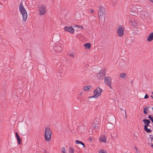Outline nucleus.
<instances>
[{
    "mask_svg": "<svg viewBox=\"0 0 153 153\" xmlns=\"http://www.w3.org/2000/svg\"><path fill=\"white\" fill-rule=\"evenodd\" d=\"M141 10H139V8L134 6H131L130 9V13L134 15V13H137V12H140Z\"/></svg>",
    "mask_w": 153,
    "mask_h": 153,
    "instance_id": "obj_9",
    "label": "nucleus"
},
{
    "mask_svg": "<svg viewBox=\"0 0 153 153\" xmlns=\"http://www.w3.org/2000/svg\"><path fill=\"white\" fill-rule=\"evenodd\" d=\"M140 7H141L140 6H139L137 7L139 8V10H141V11L142 10V9L140 8Z\"/></svg>",
    "mask_w": 153,
    "mask_h": 153,
    "instance_id": "obj_32",
    "label": "nucleus"
},
{
    "mask_svg": "<svg viewBox=\"0 0 153 153\" xmlns=\"http://www.w3.org/2000/svg\"><path fill=\"white\" fill-rule=\"evenodd\" d=\"M16 134L18 143L20 145L21 144V139L20 138L19 136L18 135L17 133L16 132Z\"/></svg>",
    "mask_w": 153,
    "mask_h": 153,
    "instance_id": "obj_15",
    "label": "nucleus"
},
{
    "mask_svg": "<svg viewBox=\"0 0 153 153\" xmlns=\"http://www.w3.org/2000/svg\"><path fill=\"white\" fill-rule=\"evenodd\" d=\"M69 152L70 153H74V150L73 148L72 147H70L69 149Z\"/></svg>",
    "mask_w": 153,
    "mask_h": 153,
    "instance_id": "obj_21",
    "label": "nucleus"
},
{
    "mask_svg": "<svg viewBox=\"0 0 153 153\" xmlns=\"http://www.w3.org/2000/svg\"><path fill=\"white\" fill-rule=\"evenodd\" d=\"M90 130V129H89V130H88V131H89V132Z\"/></svg>",
    "mask_w": 153,
    "mask_h": 153,
    "instance_id": "obj_39",
    "label": "nucleus"
},
{
    "mask_svg": "<svg viewBox=\"0 0 153 153\" xmlns=\"http://www.w3.org/2000/svg\"><path fill=\"white\" fill-rule=\"evenodd\" d=\"M150 107L149 106H146L144 108L143 111L144 114H147L148 113V110Z\"/></svg>",
    "mask_w": 153,
    "mask_h": 153,
    "instance_id": "obj_14",
    "label": "nucleus"
},
{
    "mask_svg": "<svg viewBox=\"0 0 153 153\" xmlns=\"http://www.w3.org/2000/svg\"><path fill=\"white\" fill-rule=\"evenodd\" d=\"M91 86L90 85L85 86L84 87V90L85 91H87L89 90L91 88Z\"/></svg>",
    "mask_w": 153,
    "mask_h": 153,
    "instance_id": "obj_16",
    "label": "nucleus"
},
{
    "mask_svg": "<svg viewBox=\"0 0 153 153\" xmlns=\"http://www.w3.org/2000/svg\"><path fill=\"white\" fill-rule=\"evenodd\" d=\"M149 138L150 139L152 140H153V136L152 135H149Z\"/></svg>",
    "mask_w": 153,
    "mask_h": 153,
    "instance_id": "obj_27",
    "label": "nucleus"
},
{
    "mask_svg": "<svg viewBox=\"0 0 153 153\" xmlns=\"http://www.w3.org/2000/svg\"><path fill=\"white\" fill-rule=\"evenodd\" d=\"M61 151L62 152V153H65V148L62 147L61 149Z\"/></svg>",
    "mask_w": 153,
    "mask_h": 153,
    "instance_id": "obj_24",
    "label": "nucleus"
},
{
    "mask_svg": "<svg viewBox=\"0 0 153 153\" xmlns=\"http://www.w3.org/2000/svg\"><path fill=\"white\" fill-rule=\"evenodd\" d=\"M117 34L118 36L120 37H122L124 34V27L121 25H120L118 26Z\"/></svg>",
    "mask_w": 153,
    "mask_h": 153,
    "instance_id": "obj_7",
    "label": "nucleus"
},
{
    "mask_svg": "<svg viewBox=\"0 0 153 153\" xmlns=\"http://www.w3.org/2000/svg\"><path fill=\"white\" fill-rule=\"evenodd\" d=\"M91 12H93V10H92V9L91 10Z\"/></svg>",
    "mask_w": 153,
    "mask_h": 153,
    "instance_id": "obj_35",
    "label": "nucleus"
},
{
    "mask_svg": "<svg viewBox=\"0 0 153 153\" xmlns=\"http://www.w3.org/2000/svg\"><path fill=\"white\" fill-rule=\"evenodd\" d=\"M143 121L145 124L144 130L146 131L147 132L150 133L151 132V130L150 129L147 128L148 126L149 125V124L150 123V121L147 119H144L143 120Z\"/></svg>",
    "mask_w": 153,
    "mask_h": 153,
    "instance_id": "obj_5",
    "label": "nucleus"
},
{
    "mask_svg": "<svg viewBox=\"0 0 153 153\" xmlns=\"http://www.w3.org/2000/svg\"><path fill=\"white\" fill-rule=\"evenodd\" d=\"M99 12H105L104 8L101 6H100L99 7Z\"/></svg>",
    "mask_w": 153,
    "mask_h": 153,
    "instance_id": "obj_18",
    "label": "nucleus"
},
{
    "mask_svg": "<svg viewBox=\"0 0 153 153\" xmlns=\"http://www.w3.org/2000/svg\"><path fill=\"white\" fill-rule=\"evenodd\" d=\"M75 142H76V143L77 144H80V143L81 142V141H79V140H76L75 141Z\"/></svg>",
    "mask_w": 153,
    "mask_h": 153,
    "instance_id": "obj_29",
    "label": "nucleus"
},
{
    "mask_svg": "<svg viewBox=\"0 0 153 153\" xmlns=\"http://www.w3.org/2000/svg\"><path fill=\"white\" fill-rule=\"evenodd\" d=\"M120 76L121 78H124L126 76V74L125 73H123L120 74Z\"/></svg>",
    "mask_w": 153,
    "mask_h": 153,
    "instance_id": "obj_22",
    "label": "nucleus"
},
{
    "mask_svg": "<svg viewBox=\"0 0 153 153\" xmlns=\"http://www.w3.org/2000/svg\"><path fill=\"white\" fill-rule=\"evenodd\" d=\"M94 128L95 129H97V128L99 126V124L98 123H96L94 124Z\"/></svg>",
    "mask_w": 153,
    "mask_h": 153,
    "instance_id": "obj_20",
    "label": "nucleus"
},
{
    "mask_svg": "<svg viewBox=\"0 0 153 153\" xmlns=\"http://www.w3.org/2000/svg\"><path fill=\"white\" fill-rule=\"evenodd\" d=\"M74 27H79V28H80L81 29H83V27L82 26H80V25H76V26H74Z\"/></svg>",
    "mask_w": 153,
    "mask_h": 153,
    "instance_id": "obj_26",
    "label": "nucleus"
},
{
    "mask_svg": "<svg viewBox=\"0 0 153 153\" xmlns=\"http://www.w3.org/2000/svg\"><path fill=\"white\" fill-rule=\"evenodd\" d=\"M39 10L40 15H43L45 14L46 12V9L45 6L41 5L39 7Z\"/></svg>",
    "mask_w": 153,
    "mask_h": 153,
    "instance_id": "obj_8",
    "label": "nucleus"
},
{
    "mask_svg": "<svg viewBox=\"0 0 153 153\" xmlns=\"http://www.w3.org/2000/svg\"><path fill=\"white\" fill-rule=\"evenodd\" d=\"M106 137L105 136L102 135L100 137L99 139V141L101 142L105 143L106 141Z\"/></svg>",
    "mask_w": 153,
    "mask_h": 153,
    "instance_id": "obj_12",
    "label": "nucleus"
},
{
    "mask_svg": "<svg viewBox=\"0 0 153 153\" xmlns=\"http://www.w3.org/2000/svg\"><path fill=\"white\" fill-rule=\"evenodd\" d=\"M64 29L65 31L71 33H74V29L71 27H67L65 26L64 28Z\"/></svg>",
    "mask_w": 153,
    "mask_h": 153,
    "instance_id": "obj_11",
    "label": "nucleus"
},
{
    "mask_svg": "<svg viewBox=\"0 0 153 153\" xmlns=\"http://www.w3.org/2000/svg\"><path fill=\"white\" fill-rule=\"evenodd\" d=\"M50 50L53 54L55 55H57L61 52L62 50V45H60L56 44L53 46H50Z\"/></svg>",
    "mask_w": 153,
    "mask_h": 153,
    "instance_id": "obj_1",
    "label": "nucleus"
},
{
    "mask_svg": "<svg viewBox=\"0 0 153 153\" xmlns=\"http://www.w3.org/2000/svg\"><path fill=\"white\" fill-rule=\"evenodd\" d=\"M105 14V12H99V15L100 16L102 17Z\"/></svg>",
    "mask_w": 153,
    "mask_h": 153,
    "instance_id": "obj_19",
    "label": "nucleus"
},
{
    "mask_svg": "<svg viewBox=\"0 0 153 153\" xmlns=\"http://www.w3.org/2000/svg\"><path fill=\"white\" fill-rule=\"evenodd\" d=\"M148 97H149V96L147 95V94H146L145 95V96L144 97V98L145 99H147V98H148Z\"/></svg>",
    "mask_w": 153,
    "mask_h": 153,
    "instance_id": "obj_30",
    "label": "nucleus"
},
{
    "mask_svg": "<svg viewBox=\"0 0 153 153\" xmlns=\"http://www.w3.org/2000/svg\"><path fill=\"white\" fill-rule=\"evenodd\" d=\"M152 94H153V92L152 93Z\"/></svg>",
    "mask_w": 153,
    "mask_h": 153,
    "instance_id": "obj_40",
    "label": "nucleus"
},
{
    "mask_svg": "<svg viewBox=\"0 0 153 153\" xmlns=\"http://www.w3.org/2000/svg\"><path fill=\"white\" fill-rule=\"evenodd\" d=\"M102 90L99 87L97 88L94 91V95L90 97V98H97L101 95Z\"/></svg>",
    "mask_w": 153,
    "mask_h": 153,
    "instance_id": "obj_4",
    "label": "nucleus"
},
{
    "mask_svg": "<svg viewBox=\"0 0 153 153\" xmlns=\"http://www.w3.org/2000/svg\"><path fill=\"white\" fill-rule=\"evenodd\" d=\"M80 144H81L84 147H85V145H84V143L82 142L81 141V142Z\"/></svg>",
    "mask_w": 153,
    "mask_h": 153,
    "instance_id": "obj_31",
    "label": "nucleus"
},
{
    "mask_svg": "<svg viewBox=\"0 0 153 153\" xmlns=\"http://www.w3.org/2000/svg\"><path fill=\"white\" fill-rule=\"evenodd\" d=\"M19 10L22 14L23 20L25 21L27 18V13L22 3H20L19 6Z\"/></svg>",
    "mask_w": 153,
    "mask_h": 153,
    "instance_id": "obj_2",
    "label": "nucleus"
},
{
    "mask_svg": "<svg viewBox=\"0 0 153 153\" xmlns=\"http://www.w3.org/2000/svg\"><path fill=\"white\" fill-rule=\"evenodd\" d=\"M99 153H106V152L104 150L101 149L99 152Z\"/></svg>",
    "mask_w": 153,
    "mask_h": 153,
    "instance_id": "obj_25",
    "label": "nucleus"
},
{
    "mask_svg": "<svg viewBox=\"0 0 153 153\" xmlns=\"http://www.w3.org/2000/svg\"><path fill=\"white\" fill-rule=\"evenodd\" d=\"M104 82L111 89H112L111 78L110 76H107L105 78Z\"/></svg>",
    "mask_w": 153,
    "mask_h": 153,
    "instance_id": "obj_6",
    "label": "nucleus"
},
{
    "mask_svg": "<svg viewBox=\"0 0 153 153\" xmlns=\"http://www.w3.org/2000/svg\"><path fill=\"white\" fill-rule=\"evenodd\" d=\"M151 97L153 99V97L152 96H151Z\"/></svg>",
    "mask_w": 153,
    "mask_h": 153,
    "instance_id": "obj_36",
    "label": "nucleus"
},
{
    "mask_svg": "<svg viewBox=\"0 0 153 153\" xmlns=\"http://www.w3.org/2000/svg\"><path fill=\"white\" fill-rule=\"evenodd\" d=\"M89 139L90 140H92V139H91V138H89Z\"/></svg>",
    "mask_w": 153,
    "mask_h": 153,
    "instance_id": "obj_37",
    "label": "nucleus"
},
{
    "mask_svg": "<svg viewBox=\"0 0 153 153\" xmlns=\"http://www.w3.org/2000/svg\"><path fill=\"white\" fill-rule=\"evenodd\" d=\"M84 46L85 48L89 49L91 47V44L90 43H86L84 45Z\"/></svg>",
    "mask_w": 153,
    "mask_h": 153,
    "instance_id": "obj_17",
    "label": "nucleus"
},
{
    "mask_svg": "<svg viewBox=\"0 0 153 153\" xmlns=\"http://www.w3.org/2000/svg\"><path fill=\"white\" fill-rule=\"evenodd\" d=\"M150 1L152 2H153V0H150Z\"/></svg>",
    "mask_w": 153,
    "mask_h": 153,
    "instance_id": "obj_34",
    "label": "nucleus"
},
{
    "mask_svg": "<svg viewBox=\"0 0 153 153\" xmlns=\"http://www.w3.org/2000/svg\"><path fill=\"white\" fill-rule=\"evenodd\" d=\"M147 40L150 42L153 40V32L149 34V36L147 38Z\"/></svg>",
    "mask_w": 153,
    "mask_h": 153,
    "instance_id": "obj_13",
    "label": "nucleus"
},
{
    "mask_svg": "<svg viewBox=\"0 0 153 153\" xmlns=\"http://www.w3.org/2000/svg\"><path fill=\"white\" fill-rule=\"evenodd\" d=\"M152 109L153 110V107L152 108Z\"/></svg>",
    "mask_w": 153,
    "mask_h": 153,
    "instance_id": "obj_38",
    "label": "nucleus"
},
{
    "mask_svg": "<svg viewBox=\"0 0 153 153\" xmlns=\"http://www.w3.org/2000/svg\"><path fill=\"white\" fill-rule=\"evenodd\" d=\"M52 131L49 128H46L45 129V140L48 141H49L51 137Z\"/></svg>",
    "mask_w": 153,
    "mask_h": 153,
    "instance_id": "obj_3",
    "label": "nucleus"
},
{
    "mask_svg": "<svg viewBox=\"0 0 153 153\" xmlns=\"http://www.w3.org/2000/svg\"><path fill=\"white\" fill-rule=\"evenodd\" d=\"M69 55L73 58H74V53H71Z\"/></svg>",
    "mask_w": 153,
    "mask_h": 153,
    "instance_id": "obj_28",
    "label": "nucleus"
},
{
    "mask_svg": "<svg viewBox=\"0 0 153 153\" xmlns=\"http://www.w3.org/2000/svg\"><path fill=\"white\" fill-rule=\"evenodd\" d=\"M148 118L151 120L153 123V117L151 116L150 115L148 116Z\"/></svg>",
    "mask_w": 153,
    "mask_h": 153,
    "instance_id": "obj_23",
    "label": "nucleus"
},
{
    "mask_svg": "<svg viewBox=\"0 0 153 153\" xmlns=\"http://www.w3.org/2000/svg\"><path fill=\"white\" fill-rule=\"evenodd\" d=\"M105 72L104 70H101L97 75V77L100 79H102L105 77Z\"/></svg>",
    "mask_w": 153,
    "mask_h": 153,
    "instance_id": "obj_10",
    "label": "nucleus"
},
{
    "mask_svg": "<svg viewBox=\"0 0 153 153\" xmlns=\"http://www.w3.org/2000/svg\"><path fill=\"white\" fill-rule=\"evenodd\" d=\"M135 149H136V151H137V148H136V147H135Z\"/></svg>",
    "mask_w": 153,
    "mask_h": 153,
    "instance_id": "obj_33",
    "label": "nucleus"
}]
</instances>
